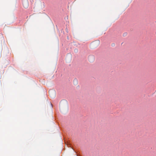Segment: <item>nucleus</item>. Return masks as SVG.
<instances>
[{"label": "nucleus", "instance_id": "f257e3e1", "mask_svg": "<svg viewBox=\"0 0 156 156\" xmlns=\"http://www.w3.org/2000/svg\"><path fill=\"white\" fill-rule=\"evenodd\" d=\"M49 95L51 98H54L56 95V93L55 90H50L49 91Z\"/></svg>", "mask_w": 156, "mask_h": 156}, {"label": "nucleus", "instance_id": "f03ea898", "mask_svg": "<svg viewBox=\"0 0 156 156\" xmlns=\"http://www.w3.org/2000/svg\"><path fill=\"white\" fill-rule=\"evenodd\" d=\"M22 3L24 8H26L28 7L29 3L28 0H22Z\"/></svg>", "mask_w": 156, "mask_h": 156}, {"label": "nucleus", "instance_id": "7ed1b4c3", "mask_svg": "<svg viewBox=\"0 0 156 156\" xmlns=\"http://www.w3.org/2000/svg\"><path fill=\"white\" fill-rule=\"evenodd\" d=\"M88 59L90 62H92L94 60V57L93 55H90L88 57Z\"/></svg>", "mask_w": 156, "mask_h": 156}, {"label": "nucleus", "instance_id": "20e7f679", "mask_svg": "<svg viewBox=\"0 0 156 156\" xmlns=\"http://www.w3.org/2000/svg\"><path fill=\"white\" fill-rule=\"evenodd\" d=\"M99 41H98V43L99 44Z\"/></svg>", "mask_w": 156, "mask_h": 156}, {"label": "nucleus", "instance_id": "39448f33", "mask_svg": "<svg viewBox=\"0 0 156 156\" xmlns=\"http://www.w3.org/2000/svg\"><path fill=\"white\" fill-rule=\"evenodd\" d=\"M66 103L67 104V102H66Z\"/></svg>", "mask_w": 156, "mask_h": 156}]
</instances>
